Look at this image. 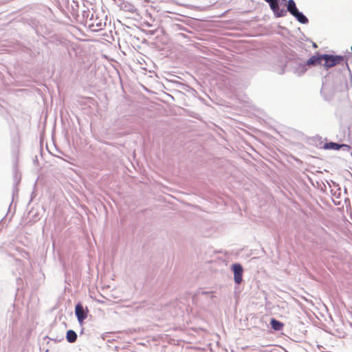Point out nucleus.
<instances>
[{
	"label": "nucleus",
	"mask_w": 352,
	"mask_h": 352,
	"mask_svg": "<svg viewBox=\"0 0 352 352\" xmlns=\"http://www.w3.org/2000/svg\"><path fill=\"white\" fill-rule=\"evenodd\" d=\"M67 340L69 342L72 343L74 342L77 339V334L73 330H69L67 332L66 336Z\"/></svg>",
	"instance_id": "obj_7"
},
{
	"label": "nucleus",
	"mask_w": 352,
	"mask_h": 352,
	"mask_svg": "<svg viewBox=\"0 0 352 352\" xmlns=\"http://www.w3.org/2000/svg\"><path fill=\"white\" fill-rule=\"evenodd\" d=\"M75 313L78 322L82 323L87 317L88 310L85 311L82 305L78 303L76 305Z\"/></svg>",
	"instance_id": "obj_3"
},
{
	"label": "nucleus",
	"mask_w": 352,
	"mask_h": 352,
	"mask_svg": "<svg viewBox=\"0 0 352 352\" xmlns=\"http://www.w3.org/2000/svg\"><path fill=\"white\" fill-rule=\"evenodd\" d=\"M322 58L323 60H324L323 66L326 69H328L337 65H340L344 61V58L342 56L322 54Z\"/></svg>",
	"instance_id": "obj_1"
},
{
	"label": "nucleus",
	"mask_w": 352,
	"mask_h": 352,
	"mask_svg": "<svg viewBox=\"0 0 352 352\" xmlns=\"http://www.w3.org/2000/svg\"><path fill=\"white\" fill-rule=\"evenodd\" d=\"M342 147L347 148V150L351 148V146L346 144H339L334 142L325 143L323 146L324 149L327 150H339Z\"/></svg>",
	"instance_id": "obj_5"
},
{
	"label": "nucleus",
	"mask_w": 352,
	"mask_h": 352,
	"mask_svg": "<svg viewBox=\"0 0 352 352\" xmlns=\"http://www.w3.org/2000/svg\"><path fill=\"white\" fill-rule=\"evenodd\" d=\"M232 270L234 272V278L236 284H240L243 280V269L241 264L234 263L232 266Z\"/></svg>",
	"instance_id": "obj_2"
},
{
	"label": "nucleus",
	"mask_w": 352,
	"mask_h": 352,
	"mask_svg": "<svg viewBox=\"0 0 352 352\" xmlns=\"http://www.w3.org/2000/svg\"><path fill=\"white\" fill-rule=\"evenodd\" d=\"M270 324L272 328L275 331H279L282 329L284 326V324L274 318L271 319Z\"/></svg>",
	"instance_id": "obj_6"
},
{
	"label": "nucleus",
	"mask_w": 352,
	"mask_h": 352,
	"mask_svg": "<svg viewBox=\"0 0 352 352\" xmlns=\"http://www.w3.org/2000/svg\"><path fill=\"white\" fill-rule=\"evenodd\" d=\"M300 68H301V72L302 73L305 72L307 70L306 65H302V66L300 67Z\"/></svg>",
	"instance_id": "obj_8"
},
{
	"label": "nucleus",
	"mask_w": 352,
	"mask_h": 352,
	"mask_svg": "<svg viewBox=\"0 0 352 352\" xmlns=\"http://www.w3.org/2000/svg\"><path fill=\"white\" fill-rule=\"evenodd\" d=\"M322 60H323L322 55H320V54L314 55L307 60L306 65L314 66L316 65H322Z\"/></svg>",
	"instance_id": "obj_4"
}]
</instances>
